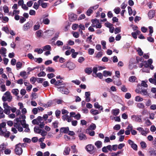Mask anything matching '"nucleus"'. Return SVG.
<instances>
[{"instance_id": "obj_1", "label": "nucleus", "mask_w": 156, "mask_h": 156, "mask_svg": "<svg viewBox=\"0 0 156 156\" xmlns=\"http://www.w3.org/2000/svg\"><path fill=\"white\" fill-rule=\"evenodd\" d=\"M85 149L90 154H93L96 151V148L92 144H89L86 146Z\"/></svg>"}, {"instance_id": "obj_2", "label": "nucleus", "mask_w": 156, "mask_h": 156, "mask_svg": "<svg viewBox=\"0 0 156 156\" xmlns=\"http://www.w3.org/2000/svg\"><path fill=\"white\" fill-rule=\"evenodd\" d=\"M64 86L58 87L57 90L63 94H67L69 93L68 89Z\"/></svg>"}, {"instance_id": "obj_3", "label": "nucleus", "mask_w": 156, "mask_h": 156, "mask_svg": "<svg viewBox=\"0 0 156 156\" xmlns=\"http://www.w3.org/2000/svg\"><path fill=\"white\" fill-rule=\"evenodd\" d=\"M21 144L19 143L16 146V148L15 149V151L16 154L20 155L23 153V149L20 147Z\"/></svg>"}, {"instance_id": "obj_4", "label": "nucleus", "mask_w": 156, "mask_h": 156, "mask_svg": "<svg viewBox=\"0 0 156 156\" xmlns=\"http://www.w3.org/2000/svg\"><path fill=\"white\" fill-rule=\"evenodd\" d=\"M141 117L142 115H133L131 116V118L133 121L140 122L142 121L141 118Z\"/></svg>"}, {"instance_id": "obj_5", "label": "nucleus", "mask_w": 156, "mask_h": 156, "mask_svg": "<svg viewBox=\"0 0 156 156\" xmlns=\"http://www.w3.org/2000/svg\"><path fill=\"white\" fill-rule=\"evenodd\" d=\"M81 129H79L77 131V133H79L78 137L79 139L81 140H84L87 139V137L85 134L83 133H81Z\"/></svg>"}, {"instance_id": "obj_6", "label": "nucleus", "mask_w": 156, "mask_h": 156, "mask_svg": "<svg viewBox=\"0 0 156 156\" xmlns=\"http://www.w3.org/2000/svg\"><path fill=\"white\" fill-rule=\"evenodd\" d=\"M75 64L71 61H68V65L67 66V68L69 69V70H72L73 69L76 67Z\"/></svg>"}, {"instance_id": "obj_7", "label": "nucleus", "mask_w": 156, "mask_h": 156, "mask_svg": "<svg viewBox=\"0 0 156 156\" xmlns=\"http://www.w3.org/2000/svg\"><path fill=\"white\" fill-rule=\"evenodd\" d=\"M69 131V128L68 127H61L60 129V133L59 134V135H61L60 136H61L62 135L61 134V133H64L66 134L68 133Z\"/></svg>"}, {"instance_id": "obj_8", "label": "nucleus", "mask_w": 156, "mask_h": 156, "mask_svg": "<svg viewBox=\"0 0 156 156\" xmlns=\"http://www.w3.org/2000/svg\"><path fill=\"white\" fill-rule=\"evenodd\" d=\"M70 21L73 22L76 20L77 18V16L73 13L70 14L69 15Z\"/></svg>"}, {"instance_id": "obj_9", "label": "nucleus", "mask_w": 156, "mask_h": 156, "mask_svg": "<svg viewBox=\"0 0 156 156\" xmlns=\"http://www.w3.org/2000/svg\"><path fill=\"white\" fill-rule=\"evenodd\" d=\"M137 67V66L135 65V63L133 62L132 60H130L129 62V69H132L133 68L136 69Z\"/></svg>"}, {"instance_id": "obj_10", "label": "nucleus", "mask_w": 156, "mask_h": 156, "mask_svg": "<svg viewBox=\"0 0 156 156\" xmlns=\"http://www.w3.org/2000/svg\"><path fill=\"white\" fill-rule=\"evenodd\" d=\"M31 23L30 22H28L24 24L23 26V30L27 31L30 28L31 26Z\"/></svg>"}, {"instance_id": "obj_11", "label": "nucleus", "mask_w": 156, "mask_h": 156, "mask_svg": "<svg viewBox=\"0 0 156 156\" xmlns=\"http://www.w3.org/2000/svg\"><path fill=\"white\" fill-rule=\"evenodd\" d=\"M139 88L140 89V93L141 94L143 95H148V92L146 89H144L143 87H142L140 88Z\"/></svg>"}, {"instance_id": "obj_12", "label": "nucleus", "mask_w": 156, "mask_h": 156, "mask_svg": "<svg viewBox=\"0 0 156 156\" xmlns=\"http://www.w3.org/2000/svg\"><path fill=\"white\" fill-rule=\"evenodd\" d=\"M148 16L150 19H152L155 16V11L154 10H150L148 12Z\"/></svg>"}, {"instance_id": "obj_13", "label": "nucleus", "mask_w": 156, "mask_h": 156, "mask_svg": "<svg viewBox=\"0 0 156 156\" xmlns=\"http://www.w3.org/2000/svg\"><path fill=\"white\" fill-rule=\"evenodd\" d=\"M113 82L114 84L117 86H120L122 84L121 80L118 78L117 79L114 78L113 80Z\"/></svg>"}, {"instance_id": "obj_14", "label": "nucleus", "mask_w": 156, "mask_h": 156, "mask_svg": "<svg viewBox=\"0 0 156 156\" xmlns=\"http://www.w3.org/2000/svg\"><path fill=\"white\" fill-rule=\"evenodd\" d=\"M119 111L118 108L113 109L111 111V113L114 115L116 116L119 114Z\"/></svg>"}, {"instance_id": "obj_15", "label": "nucleus", "mask_w": 156, "mask_h": 156, "mask_svg": "<svg viewBox=\"0 0 156 156\" xmlns=\"http://www.w3.org/2000/svg\"><path fill=\"white\" fill-rule=\"evenodd\" d=\"M112 73L111 71L104 70L103 71V75L104 77H106L108 76H111Z\"/></svg>"}, {"instance_id": "obj_16", "label": "nucleus", "mask_w": 156, "mask_h": 156, "mask_svg": "<svg viewBox=\"0 0 156 156\" xmlns=\"http://www.w3.org/2000/svg\"><path fill=\"white\" fill-rule=\"evenodd\" d=\"M85 72L88 75H90L92 72V69L91 67H87L84 69Z\"/></svg>"}, {"instance_id": "obj_17", "label": "nucleus", "mask_w": 156, "mask_h": 156, "mask_svg": "<svg viewBox=\"0 0 156 156\" xmlns=\"http://www.w3.org/2000/svg\"><path fill=\"white\" fill-rule=\"evenodd\" d=\"M70 151V148L68 146H66L64 151V154L65 155H67L69 154Z\"/></svg>"}, {"instance_id": "obj_18", "label": "nucleus", "mask_w": 156, "mask_h": 156, "mask_svg": "<svg viewBox=\"0 0 156 156\" xmlns=\"http://www.w3.org/2000/svg\"><path fill=\"white\" fill-rule=\"evenodd\" d=\"M95 145L98 148H100L102 146V143L100 141H97L94 143Z\"/></svg>"}, {"instance_id": "obj_19", "label": "nucleus", "mask_w": 156, "mask_h": 156, "mask_svg": "<svg viewBox=\"0 0 156 156\" xmlns=\"http://www.w3.org/2000/svg\"><path fill=\"white\" fill-rule=\"evenodd\" d=\"M123 152L122 151H119L116 153L112 152L109 154H110V156H119V154H123Z\"/></svg>"}, {"instance_id": "obj_20", "label": "nucleus", "mask_w": 156, "mask_h": 156, "mask_svg": "<svg viewBox=\"0 0 156 156\" xmlns=\"http://www.w3.org/2000/svg\"><path fill=\"white\" fill-rule=\"evenodd\" d=\"M4 113L7 114L9 115L10 113V109L11 108V107L10 106H9V107H7V108L4 107Z\"/></svg>"}, {"instance_id": "obj_21", "label": "nucleus", "mask_w": 156, "mask_h": 156, "mask_svg": "<svg viewBox=\"0 0 156 156\" xmlns=\"http://www.w3.org/2000/svg\"><path fill=\"white\" fill-rule=\"evenodd\" d=\"M44 51H51V47L50 45H47L42 47Z\"/></svg>"}, {"instance_id": "obj_22", "label": "nucleus", "mask_w": 156, "mask_h": 156, "mask_svg": "<svg viewBox=\"0 0 156 156\" xmlns=\"http://www.w3.org/2000/svg\"><path fill=\"white\" fill-rule=\"evenodd\" d=\"M90 112L92 115H95L99 114L101 112H99L97 110L91 109L90 111Z\"/></svg>"}, {"instance_id": "obj_23", "label": "nucleus", "mask_w": 156, "mask_h": 156, "mask_svg": "<svg viewBox=\"0 0 156 156\" xmlns=\"http://www.w3.org/2000/svg\"><path fill=\"white\" fill-rule=\"evenodd\" d=\"M63 81L61 80H58L57 81H56L55 83V85L56 86H59L62 85H66V83H62Z\"/></svg>"}, {"instance_id": "obj_24", "label": "nucleus", "mask_w": 156, "mask_h": 156, "mask_svg": "<svg viewBox=\"0 0 156 156\" xmlns=\"http://www.w3.org/2000/svg\"><path fill=\"white\" fill-rule=\"evenodd\" d=\"M19 91L18 89H13L12 90V92L13 94L15 95L16 96H17L18 98H19V96H17Z\"/></svg>"}, {"instance_id": "obj_25", "label": "nucleus", "mask_w": 156, "mask_h": 156, "mask_svg": "<svg viewBox=\"0 0 156 156\" xmlns=\"http://www.w3.org/2000/svg\"><path fill=\"white\" fill-rule=\"evenodd\" d=\"M40 27V25L39 22H37L36 23V24L34 26L33 30L35 31L38 30Z\"/></svg>"}, {"instance_id": "obj_26", "label": "nucleus", "mask_w": 156, "mask_h": 156, "mask_svg": "<svg viewBox=\"0 0 156 156\" xmlns=\"http://www.w3.org/2000/svg\"><path fill=\"white\" fill-rule=\"evenodd\" d=\"M42 32V31L41 30L37 31L36 32L35 34L36 35V37H40L41 36V34Z\"/></svg>"}, {"instance_id": "obj_27", "label": "nucleus", "mask_w": 156, "mask_h": 156, "mask_svg": "<svg viewBox=\"0 0 156 156\" xmlns=\"http://www.w3.org/2000/svg\"><path fill=\"white\" fill-rule=\"evenodd\" d=\"M42 130L39 129L38 126H35L34 128V131L35 133L40 134Z\"/></svg>"}, {"instance_id": "obj_28", "label": "nucleus", "mask_w": 156, "mask_h": 156, "mask_svg": "<svg viewBox=\"0 0 156 156\" xmlns=\"http://www.w3.org/2000/svg\"><path fill=\"white\" fill-rule=\"evenodd\" d=\"M151 156H156V150H154V149H151L149 151Z\"/></svg>"}, {"instance_id": "obj_29", "label": "nucleus", "mask_w": 156, "mask_h": 156, "mask_svg": "<svg viewBox=\"0 0 156 156\" xmlns=\"http://www.w3.org/2000/svg\"><path fill=\"white\" fill-rule=\"evenodd\" d=\"M6 132H4V133L3 135H0L1 136H4L5 138H8L10 136V132L9 131H7L6 129H5Z\"/></svg>"}, {"instance_id": "obj_30", "label": "nucleus", "mask_w": 156, "mask_h": 156, "mask_svg": "<svg viewBox=\"0 0 156 156\" xmlns=\"http://www.w3.org/2000/svg\"><path fill=\"white\" fill-rule=\"evenodd\" d=\"M92 76L95 77H98L99 79H102L103 78V75L102 73H98L96 75V76H94L93 74H92Z\"/></svg>"}, {"instance_id": "obj_31", "label": "nucleus", "mask_w": 156, "mask_h": 156, "mask_svg": "<svg viewBox=\"0 0 156 156\" xmlns=\"http://www.w3.org/2000/svg\"><path fill=\"white\" fill-rule=\"evenodd\" d=\"M147 82V80H145L142 81L141 83V87H143L145 88H147V87H148V85L146 83V82Z\"/></svg>"}, {"instance_id": "obj_32", "label": "nucleus", "mask_w": 156, "mask_h": 156, "mask_svg": "<svg viewBox=\"0 0 156 156\" xmlns=\"http://www.w3.org/2000/svg\"><path fill=\"white\" fill-rule=\"evenodd\" d=\"M20 75L22 77H23L24 79L27 78V77L26 76L27 75V73L25 71H23L21 72L20 74Z\"/></svg>"}, {"instance_id": "obj_33", "label": "nucleus", "mask_w": 156, "mask_h": 156, "mask_svg": "<svg viewBox=\"0 0 156 156\" xmlns=\"http://www.w3.org/2000/svg\"><path fill=\"white\" fill-rule=\"evenodd\" d=\"M136 77L134 76H131L129 79V81L130 82H134L136 80Z\"/></svg>"}, {"instance_id": "obj_34", "label": "nucleus", "mask_w": 156, "mask_h": 156, "mask_svg": "<svg viewBox=\"0 0 156 156\" xmlns=\"http://www.w3.org/2000/svg\"><path fill=\"white\" fill-rule=\"evenodd\" d=\"M147 117H146L144 119V120L145 121V123L147 126H150L152 124V123L149 119H147Z\"/></svg>"}, {"instance_id": "obj_35", "label": "nucleus", "mask_w": 156, "mask_h": 156, "mask_svg": "<svg viewBox=\"0 0 156 156\" xmlns=\"http://www.w3.org/2000/svg\"><path fill=\"white\" fill-rule=\"evenodd\" d=\"M96 126L94 123H92L89 127V129L91 130H94L96 128Z\"/></svg>"}, {"instance_id": "obj_36", "label": "nucleus", "mask_w": 156, "mask_h": 156, "mask_svg": "<svg viewBox=\"0 0 156 156\" xmlns=\"http://www.w3.org/2000/svg\"><path fill=\"white\" fill-rule=\"evenodd\" d=\"M43 50L41 48H37L35 49L34 51L37 52L38 54H41L43 52Z\"/></svg>"}, {"instance_id": "obj_37", "label": "nucleus", "mask_w": 156, "mask_h": 156, "mask_svg": "<svg viewBox=\"0 0 156 156\" xmlns=\"http://www.w3.org/2000/svg\"><path fill=\"white\" fill-rule=\"evenodd\" d=\"M5 117V115L3 114V110L1 108L0 109V119L4 118Z\"/></svg>"}, {"instance_id": "obj_38", "label": "nucleus", "mask_w": 156, "mask_h": 156, "mask_svg": "<svg viewBox=\"0 0 156 156\" xmlns=\"http://www.w3.org/2000/svg\"><path fill=\"white\" fill-rule=\"evenodd\" d=\"M76 145H73L71 146V148L73 150V153H77V150L76 149Z\"/></svg>"}, {"instance_id": "obj_39", "label": "nucleus", "mask_w": 156, "mask_h": 156, "mask_svg": "<svg viewBox=\"0 0 156 156\" xmlns=\"http://www.w3.org/2000/svg\"><path fill=\"white\" fill-rule=\"evenodd\" d=\"M2 30L4 31L6 33L9 34V30L7 27H4L2 28Z\"/></svg>"}, {"instance_id": "obj_40", "label": "nucleus", "mask_w": 156, "mask_h": 156, "mask_svg": "<svg viewBox=\"0 0 156 156\" xmlns=\"http://www.w3.org/2000/svg\"><path fill=\"white\" fill-rule=\"evenodd\" d=\"M114 11L116 14H118L120 12L121 9L119 7H116L114 9Z\"/></svg>"}, {"instance_id": "obj_41", "label": "nucleus", "mask_w": 156, "mask_h": 156, "mask_svg": "<svg viewBox=\"0 0 156 156\" xmlns=\"http://www.w3.org/2000/svg\"><path fill=\"white\" fill-rule=\"evenodd\" d=\"M140 144L141 147L143 149H145L146 147L147 144L145 142L142 141L140 142Z\"/></svg>"}, {"instance_id": "obj_42", "label": "nucleus", "mask_w": 156, "mask_h": 156, "mask_svg": "<svg viewBox=\"0 0 156 156\" xmlns=\"http://www.w3.org/2000/svg\"><path fill=\"white\" fill-rule=\"evenodd\" d=\"M138 54L140 56H142L143 54V52L142 51L141 49L140 48H138L136 50Z\"/></svg>"}, {"instance_id": "obj_43", "label": "nucleus", "mask_w": 156, "mask_h": 156, "mask_svg": "<svg viewBox=\"0 0 156 156\" xmlns=\"http://www.w3.org/2000/svg\"><path fill=\"white\" fill-rule=\"evenodd\" d=\"M93 12V10L89 8L88 10L86 12V15L88 16H90L91 13Z\"/></svg>"}, {"instance_id": "obj_44", "label": "nucleus", "mask_w": 156, "mask_h": 156, "mask_svg": "<svg viewBox=\"0 0 156 156\" xmlns=\"http://www.w3.org/2000/svg\"><path fill=\"white\" fill-rule=\"evenodd\" d=\"M22 64L21 62H17V63L16 64V65L17 69V70H18L19 69L18 68H19V69L21 68L22 67Z\"/></svg>"}, {"instance_id": "obj_45", "label": "nucleus", "mask_w": 156, "mask_h": 156, "mask_svg": "<svg viewBox=\"0 0 156 156\" xmlns=\"http://www.w3.org/2000/svg\"><path fill=\"white\" fill-rule=\"evenodd\" d=\"M58 121H55L52 122V124L54 128H57L58 127Z\"/></svg>"}, {"instance_id": "obj_46", "label": "nucleus", "mask_w": 156, "mask_h": 156, "mask_svg": "<svg viewBox=\"0 0 156 156\" xmlns=\"http://www.w3.org/2000/svg\"><path fill=\"white\" fill-rule=\"evenodd\" d=\"M103 55L102 52L101 51H99L98 53L95 57L99 59Z\"/></svg>"}, {"instance_id": "obj_47", "label": "nucleus", "mask_w": 156, "mask_h": 156, "mask_svg": "<svg viewBox=\"0 0 156 156\" xmlns=\"http://www.w3.org/2000/svg\"><path fill=\"white\" fill-rule=\"evenodd\" d=\"M59 32H57L55 34V36L52 38V40L55 41L57 40L59 37Z\"/></svg>"}, {"instance_id": "obj_48", "label": "nucleus", "mask_w": 156, "mask_h": 156, "mask_svg": "<svg viewBox=\"0 0 156 156\" xmlns=\"http://www.w3.org/2000/svg\"><path fill=\"white\" fill-rule=\"evenodd\" d=\"M43 22L44 24L48 25L49 23L50 20L47 18L44 19L43 20Z\"/></svg>"}, {"instance_id": "obj_49", "label": "nucleus", "mask_w": 156, "mask_h": 156, "mask_svg": "<svg viewBox=\"0 0 156 156\" xmlns=\"http://www.w3.org/2000/svg\"><path fill=\"white\" fill-rule=\"evenodd\" d=\"M3 9L4 12L5 13H7L9 12V7L5 5L3 7Z\"/></svg>"}, {"instance_id": "obj_50", "label": "nucleus", "mask_w": 156, "mask_h": 156, "mask_svg": "<svg viewBox=\"0 0 156 156\" xmlns=\"http://www.w3.org/2000/svg\"><path fill=\"white\" fill-rule=\"evenodd\" d=\"M135 100L136 101L140 102L143 101V98L139 96H136L135 98Z\"/></svg>"}, {"instance_id": "obj_51", "label": "nucleus", "mask_w": 156, "mask_h": 156, "mask_svg": "<svg viewBox=\"0 0 156 156\" xmlns=\"http://www.w3.org/2000/svg\"><path fill=\"white\" fill-rule=\"evenodd\" d=\"M37 75L38 77L44 76L46 75V73L44 71H42L39 73Z\"/></svg>"}, {"instance_id": "obj_52", "label": "nucleus", "mask_w": 156, "mask_h": 156, "mask_svg": "<svg viewBox=\"0 0 156 156\" xmlns=\"http://www.w3.org/2000/svg\"><path fill=\"white\" fill-rule=\"evenodd\" d=\"M137 106L139 108H144V106L143 103H139L137 104Z\"/></svg>"}, {"instance_id": "obj_53", "label": "nucleus", "mask_w": 156, "mask_h": 156, "mask_svg": "<svg viewBox=\"0 0 156 156\" xmlns=\"http://www.w3.org/2000/svg\"><path fill=\"white\" fill-rule=\"evenodd\" d=\"M61 114V111L59 110H57L55 112V116L58 118H59V116Z\"/></svg>"}, {"instance_id": "obj_54", "label": "nucleus", "mask_w": 156, "mask_h": 156, "mask_svg": "<svg viewBox=\"0 0 156 156\" xmlns=\"http://www.w3.org/2000/svg\"><path fill=\"white\" fill-rule=\"evenodd\" d=\"M45 80V79L41 78H36V81L39 83H42L43 81Z\"/></svg>"}, {"instance_id": "obj_55", "label": "nucleus", "mask_w": 156, "mask_h": 156, "mask_svg": "<svg viewBox=\"0 0 156 156\" xmlns=\"http://www.w3.org/2000/svg\"><path fill=\"white\" fill-rule=\"evenodd\" d=\"M94 49L90 48L88 49V53L90 55H92L94 53Z\"/></svg>"}, {"instance_id": "obj_56", "label": "nucleus", "mask_w": 156, "mask_h": 156, "mask_svg": "<svg viewBox=\"0 0 156 156\" xmlns=\"http://www.w3.org/2000/svg\"><path fill=\"white\" fill-rule=\"evenodd\" d=\"M85 60V59L84 57L81 56L79 58L78 60V62L80 63H82Z\"/></svg>"}, {"instance_id": "obj_57", "label": "nucleus", "mask_w": 156, "mask_h": 156, "mask_svg": "<svg viewBox=\"0 0 156 156\" xmlns=\"http://www.w3.org/2000/svg\"><path fill=\"white\" fill-rule=\"evenodd\" d=\"M46 71H48V72H54L55 71V70L54 69L52 68L51 67H48L46 68Z\"/></svg>"}, {"instance_id": "obj_58", "label": "nucleus", "mask_w": 156, "mask_h": 156, "mask_svg": "<svg viewBox=\"0 0 156 156\" xmlns=\"http://www.w3.org/2000/svg\"><path fill=\"white\" fill-rule=\"evenodd\" d=\"M121 127L120 125L119 124H116L113 127V129L116 130H118L120 129Z\"/></svg>"}, {"instance_id": "obj_59", "label": "nucleus", "mask_w": 156, "mask_h": 156, "mask_svg": "<svg viewBox=\"0 0 156 156\" xmlns=\"http://www.w3.org/2000/svg\"><path fill=\"white\" fill-rule=\"evenodd\" d=\"M7 50L6 48L3 47H2L1 48V52L0 54H6Z\"/></svg>"}, {"instance_id": "obj_60", "label": "nucleus", "mask_w": 156, "mask_h": 156, "mask_svg": "<svg viewBox=\"0 0 156 156\" xmlns=\"http://www.w3.org/2000/svg\"><path fill=\"white\" fill-rule=\"evenodd\" d=\"M2 22L3 23H6V22H8L9 20V19L7 16H3V17L2 18Z\"/></svg>"}, {"instance_id": "obj_61", "label": "nucleus", "mask_w": 156, "mask_h": 156, "mask_svg": "<svg viewBox=\"0 0 156 156\" xmlns=\"http://www.w3.org/2000/svg\"><path fill=\"white\" fill-rule=\"evenodd\" d=\"M47 76L49 79H51L53 77H55V75L53 73H50L48 74L47 75Z\"/></svg>"}, {"instance_id": "obj_62", "label": "nucleus", "mask_w": 156, "mask_h": 156, "mask_svg": "<svg viewBox=\"0 0 156 156\" xmlns=\"http://www.w3.org/2000/svg\"><path fill=\"white\" fill-rule=\"evenodd\" d=\"M128 9L129 15V16H131L133 13V11L132 8L128 6Z\"/></svg>"}, {"instance_id": "obj_63", "label": "nucleus", "mask_w": 156, "mask_h": 156, "mask_svg": "<svg viewBox=\"0 0 156 156\" xmlns=\"http://www.w3.org/2000/svg\"><path fill=\"white\" fill-rule=\"evenodd\" d=\"M111 58L112 59L113 62L114 63L117 62L118 61V59L116 56H114L113 57H112Z\"/></svg>"}, {"instance_id": "obj_64", "label": "nucleus", "mask_w": 156, "mask_h": 156, "mask_svg": "<svg viewBox=\"0 0 156 156\" xmlns=\"http://www.w3.org/2000/svg\"><path fill=\"white\" fill-rule=\"evenodd\" d=\"M131 94L129 93H126L125 95V98L127 99H130L131 98Z\"/></svg>"}]
</instances>
